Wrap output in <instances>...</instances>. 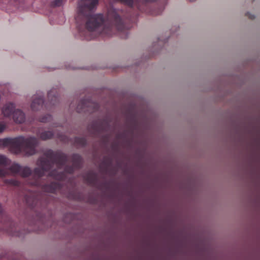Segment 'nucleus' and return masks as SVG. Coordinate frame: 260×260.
<instances>
[{
  "mask_svg": "<svg viewBox=\"0 0 260 260\" xmlns=\"http://www.w3.org/2000/svg\"><path fill=\"white\" fill-rule=\"evenodd\" d=\"M46 163H44L42 164V166L38 167L35 169L34 172L36 176L38 177H41L42 175H43L45 171V169L44 167L45 166H46Z\"/></svg>",
  "mask_w": 260,
  "mask_h": 260,
  "instance_id": "obj_7",
  "label": "nucleus"
},
{
  "mask_svg": "<svg viewBox=\"0 0 260 260\" xmlns=\"http://www.w3.org/2000/svg\"><path fill=\"white\" fill-rule=\"evenodd\" d=\"M196 185L197 184V182L196 183Z\"/></svg>",
  "mask_w": 260,
  "mask_h": 260,
  "instance_id": "obj_19",
  "label": "nucleus"
},
{
  "mask_svg": "<svg viewBox=\"0 0 260 260\" xmlns=\"http://www.w3.org/2000/svg\"><path fill=\"white\" fill-rule=\"evenodd\" d=\"M16 107L13 103L8 102L4 104L1 108V114L5 118H12Z\"/></svg>",
  "mask_w": 260,
  "mask_h": 260,
  "instance_id": "obj_3",
  "label": "nucleus"
},
{
  "mask_svg": "<svg viewBox=\"0 0 260 260\" xmlns=\"http://www.w3.org/2000/svg\"><path fill=\"white\" fill-rule=\"evenodd\" d=\"M98 4V0H81L79 6L82 9L91 10Z\"/></svg>",
  "mask_w": 260,
  "mask_h": 260,
  "instance_id": "obj_4",
  "label": "nucleus"
},
{
  "mask_svg": "<svg viewBox=\"0 0 260 260\" xmlns=\"http://www.w3.org/2000/svg\"><path fill=\"white\" fill-rule=\"evenodd\" d=\"M88 30L97 31L108 36L112 35L113 27L108 21H105L101 14H95L89 16L86 23Z\"/></svg>",
  "mask_w": 260,
  "mask_h": 260,
  "instance_id": "obj_2",
  "label": "nucleus"
},
{
  "mask_svg": "<svg viewBox=\"0 0 260 260\" xmlns=\"http://www.w3.org/2000/svg\"><path fill=\"white\" fill-rule=\"evenodd\" d=\"M6 128V125L4 123H0V132H3Z\"/></svg>",
  "mask_w": 260,
  "mask_h": 260,
  "instance_id": "obj_15",
  "label": "nucleus"
},
{
  "mask_svg": "<svg viewBox=\"0 0 260 260\" xmlns=\"http://www.w3.org/2000/svg\"><path fill=\"white\" fill-rule=\"evenodd\" d=\"M191 2H193L194 0H190Z\"/></svg>",
  "mask_w": 260,
  "mask_h": 260,
  "instance_id": "obj_18",
  "label": "nucleus"
},
{
  "mask_svg": "<svg viewBox=\"0 0 260 260\" xmlns=\"http://www.w3.org/2000/svg\"><path fill=\"white\" fill-rule=\"evenodd\" d=\"M6 182L12 185H17L18 184V181L12 179L7 180Z\"/></svg>",
  "mask_w": 260,
  "mask_h": 260,
  "instance_id": "obj_13",
  "label": "nucleus"
},
{
  "mask_svg": "<svg viewBox=\"0 0 260 260\" xmlns=\"http://www.w3.org/2000/svg\"><path fill=\"white\" fill-rule=\"evenodd\" d=\"M30 174V170L28 167H23L20 169L19 174L23 177L28 176Z\"/></svg>",
  "mask_w": 260,
  "mask_h": 260,
  "instance_id": "obj_8",
  "label": "nucleus"
},
{
  "mask_svg": "<svg viewBox=\"0 0 260 260\" xmlns=\"http://www.w3.org/2000/svg\"><path fill=\"white\" fill-rule=\"evenodd\" d=\"M245 15L250 19H254L255 18V16L251 14L250 13L247 12L245 14Z\"/></svg>",
  "mask_w": 260,
  "mask_h": 260,
  "instance_id": "obj_16",
  "label": "nucleus"
},
{
  "mask_svg": "<svg viewBox=\"0 0 260 260\" xmlns=\"http://www.w3.org/2000/svg\"><path fill=\"white\" fill-rule=\"evenodd\" d=\"M7 162V158L3 155H0V165H4Z\"/></svg>",
  "mask_w": 260,
  "mask_h": 260,
  "instance_id": "obj_12",
  "label": "nucleus"
},
{
  "mask_svg": "<svg viewBox=\"0 0 260 260\" xmlns=\"http://www.w3.org/2000/svg\"><path fill=\"white\" fill-rule=\"evenodd\" d=\"M52 136V133L51 132H45L43 133L41 137L42 139L46 140L50 138Z\"/></svg>",
  "mask_w": 260,
  "mask_h": 260,
  "instance_id": "obj_10",
  "label": "nucleus"
},
{
  "mask_svg": "<svg viewBox=\"0 0 260 260\" xmlns=\"http://www.w3.org/2000/svg\"><path fill=\"white\" fill-rule=\"evenodd\" d=\"M48 191H52V190H48Z\"/></svg>",
  "mask_w": 260,
  "mask_h": 260,
  "instance_id": "obj_17",
  "label": "nucleus"
},
{
  "mask_svg": "<svg viewBox=\"0 0 260 260\" xmlns=\"http://www.w3.org/2000/svg\"><path fill=\"white\" fill-rule=\"evenodd\" d=\"M21 167L16 164H13L10 167V172L12 174H19Z\"/></svg>",
  "mask_w": 260,
  "mask_h": 260,
  "instance_id": "obj_9",
  "label": "nucleus"
},
{
  "mask_svg": "<svg viewBox=\"0 0 260 260\" xmlns=\"http://www.w3.org/2000/svg\"><path fill=\"white\" fill-rule=\"evenodd\" d=\"M0 143L5 146H9L14 153L23 151L25 154L31 155L35 153L37 141L34 138L25 139L21 137L15 139H4L0 140Z\"/></svg>",
  "mask_w": 260,
  "mask_h": 260,
  "instance_id": "obj_1",
  "label": "nucleus"
},
{
  "mask_svg": "<svg viewBox=\"0 0 260 260\" xmlns=\"http://www.w3.org/2000/svg\"><path fill=\"white\" fill-rule=\"evenodd\" d=\"M43 103V100L40 96H35L30 105L31 109L33 111L38 110L42 107Z\"/></svg>",
  "mask_w": 260,
  "mask_h": 260,
  "instance_id": "obj_5",
  "label": "nucleus"
},
{
  "mask_svg": "<svg viewBox=\"0 0 260 260\" xmlns=\"http://www.w3.org/2000/svg\"><path fill=\"white\" fill-rule=\"evenodd\" d=\"M7 174H8V173L7 171H6L4 170L0 169V177L4 176Z\"/></svg>",
  "mask_w": 260,
  "mask_h": 260,
  "instance_id": "obj_14",
  "label": "nucleus"
},
{
  "mask_svg": "<svg viewBox=\"0 0 260 260\" xmlns=\"http://www.w3.org/2000/svg\"><path fill=\"white\" fill-rule=\"evenodd\" d=\"M63 2L64 0H55L53 5L56 7H59L63 4Z\"/></svg>",
  "mask_w": 260,
  "mask_h": 260,
  "instance_id": "obj_11",
  "label": "nucleus"
},
{
  "mask_svg": "<svg viewBox=\"0 0 260 260\" xmlns=\"http://www.w3.org/2000/svg\"><path fill=\"white\" fill-rule=\"evenodd\" d=\"M16 123H22L24 121V114L19 109H17L12 118Z\"/></svg>",
  "mask_w": 260,
  "mask_h": 260,
  "instance_id": "obj_6",
  "label": "nucleus"
}]
</instances>
